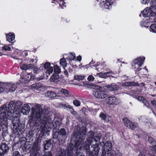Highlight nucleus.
Listing matches in <instances>:
<instances>
[{"instance_id":"f03ea898","label":"nucleus","mask_w":156,"mask_h":156,"mask_svg":"<svg viewBox=\"0 0 156 156\" xmlns=\"http://www.w3.org/2000/svg\"><path fill=\"white\" fill-rule=\"evenodd\" d=\"M31 108L32 113L31 117V120L34 119L36 121V122L38 123L37 121L40 122L41 123H45L47 119L45 117L42 112V109L40 105L37 104H30Z\"/></svg>"},{"instance_id":"412c9836","label":"nucleus","mask_w":156,"mask_h":156,"mask_svg":"<svg viewBox=\"0 0 156 156\" xmlns=\"http://www.w3.org/2000/svg\"><path fill=\"white\" fill-rule=\"evenodd\" d=\"M108 90L110 91L117 90L119 89V87L114 83L112 84L111 85H108L106 86Z\"/></svg>"},{"instance_id":"423d86ee","label":"nucleus","mask_w":156,"mask_h":156,"mask_svg":"<svg viewBox=\"0 0 156 156\" xmlns=\"http://www.w3.org/2000/svg\"><path fill=\"white\" fill-rule=\"evenodd\" d=\"M94 95L96 98L103 99L107 97V95L104 92L99 91H95L93 94Z\"/></svg>"},{"instance_id":"338daca9","label":"nucleus","mask_w":156,"mask_h":156,"mask_svg":"<svg viewBox=\"0 0 156 156\" xmlns=\"http://www.w3.org/2000/svg\"><path fill=\"white\" fill-rule=\"evenodd\" d=\"M141 84L143 86H144V84L143 83H142Z\"/></svg>"},{"instance_id":"5fc2aeb1","label":"nucleus","mask_w":156,"mask_h":156,"mask_svg":"<svg viewBox=\"0 0 156 156\" xmlns=\"http://www.w3.org/2000/svg\"><path fill=\"white\" fill-rule=\"evenodd\" d=\"M148 142L150 143H152L154 142V140L153 138L151 137H149L148 138Z\"/></svg>"},{"instance_id":"37998d69","label":"nucleus","mask_w":156,"mask_h":156,"mask_svg":"<svg viewBox=\"0 0 156 156\" xmlns=\"http://www.w3.org/2000/svg\"><path fill=\"white\" fill-rule=\"evenodd\" d=\"M51 145V144L49 142H47L46 144H44V148L47 150L48 149V148L50 147Z\"/></svg>"},{"instance_id":"72a5a7b5","label":"nucleus","mask_w":156,"mask_h":156,"mask_svg":"<svg viewBox=\"0 0 156 156\" xmlns=\"http://www.w3.org/2000/svg\"><path fill=\"white\" fill-rule=\"evenodd\" d=\"M124 124L127 127H128L130 122L127 118H125L123 119Z\"/></svg>"},{"instance_id":"6e6d98bb","label":"nucleus","mask_w":156,"mask_h":156,"mask_svg":"<svg viewBox=\"0 0 156 156\" xmlns=\"http://www.w3.org/2000/svg\"><path fill=\"white\" fill-rule=\"evenodd\" d=\"M141 3L144 4H146L149 2V0H141Z\"/></svg>"},{"instance_id":"473e14b6","label":"nucleus","mask_w":156,"mask_h":156,"mask_svg":"<svg viewBox=\"0 0 156 156\" xmlns=\"http://www.w3.org/2000/svg\"><path fill=\"white\" fill-rule=\"evenodd\" d=\"M60 91L66 96H68L69 95V91L66 90L64 89H62L60 90Z\"/></svg>"},{"instance_id":"b1692460","label":"nucleus","mask_w":156,"mask_h":156,"mask_svg":"<svg viewBox=\"0 0 156 156\" xmlns=\"http://www.w3.org/2000/svg\"><path fill=\"white\" fill-rule=\"evenodd\" d=\"M65 58L60 59V64L62 66L63 68L65 69V68L67 66V62L65 59Z\"/></svg>"},{"instance_id":"bf43d9fd","label":"nucleus","mask_w":156,"mask_h":156,"mask_svg":"<svg viewBox=\"0 0 156 156\" xmlns=\"http://www.w3.org/2000/svg\"><path fill=\"white\" fill-rule=\"evenodd\" d=\"M138 156H145L144 153L143 152H141L139 154Z\"/></svg>"},{"instance_id":"e2e57ef3","label":"nucleus","mask_w":156,"mask_h":156,"mask_svg":"<svg viewBox=\"0 0 156 156\" xmlns=\"http://www.w3.org/2000/svg\"><path fill=\"white\" fill-rule=\"evenodd\" d=\"M64 74L66 76H68V71L67 70H66L64 71Z\"/></svg>"},{"instance_id":"20e7f679","label":"nucleus","mask_w":156,"mask_h":156,"mask_svg":"<svg viewBox=\"0 0 156 156\" xmlns=\"http://www.w3.org/2000/svg\"><path fill=\"white\" fill-rule=\"evenodd\" d=\"M73 145V144L69 145L68 147L67 150L66 151V153L64 154V150H61L58 152V153L57 156H72Z\"/></svg>"},{"instance_id":"052dcab7","label":"nucleus","mask_w":156,"mask_h":156,"mask_svg":"<svg viewBox=\"0 0 156 156\" xmlns=\"http://www.w3.org/2000/svg\"><path fill=\"white\" fill-rule=\"evenodd\" d=\"M151 103L154 106H155L156 108V101H151Z\"/></svg>"},{"instance_id":"cd10ccee","label":"nucleus","mask_w":156,"mask_h":156,"mask_svg":"<svg viewBox=\"0 0 156 156\" xmlns=\"http://www.w3.org/2000/svg\"><path fill=\"white\" fill-rule=\"evenodd\" d=\"M59 78V76L57 74H53L51 76L50 80L51 81L53 82L56 80L58 79Z\"/></svg>"},{"instance_id":"4468645a","label":"nucleus","mask_w":156,"mask_h":156,"mask_svg":"<svg viewBox=\"0 0 156 156\" xmlns=\"http://www.w3.org/2000/svg\"><path fill=\"white\" fill-rule=\"evenodd\" d=\"M44 67L46 70V73L49 75L51 74L53 72V67L51 66L50 64L49 63H46L44 65Z\"/></svg>"},{"instance_id":"13d9d810","label":"nucleus","mask_w":156,"mask_h":156,"mask_svg":"<svg viewBox=\"0 0 156 156\" xmlns=\"http://www.w3.org/2000/svg\"><path fill=\"white\" fill-rule=\"evenodd\" d=\"M106 154H105L104 152H103L102 155L101 156H106ZM106 156H112V154L110 153H108L107 154Z\"/></svg>"},{"instance_id":"6ab92c4d","label":"nucleus","mask_w":156,"mask_h":156,"mask_svg":"<svg viewBox=\"0 0 156 156\" xmlns=\"http://www.w3.org/2000/svg\"><path fill=\"white\" fill-rule=\"evenodd\" d=\"M141 14H142L143 16L144 17H148L150 16H151L152 14L150 8H147L145 9L141 12Z\"/></svg>"},{"instance_id":"0e129e2a","label":"nucleus","mask_w":156,"mask_h":156,"mask_svg":"<svg viewBox=\"0 0 156 156\" xmlns=\"http://www.w3.org/2000/svg\"><path fill=\"white\" fill-rule=\"evenodd\" d=\"M144 119H145V118H143V117H140V119H140V120H141V121H143V122H145V121H144Z\"/></svg>"},{"instance_id":"1a4fd4ad","label":"nucleus","mask_w":156,"mask_h":156,"mask_svg":"<svg viewBox=\"0 0 156 156\" xmlns=\"http://www.w3.org/2000/svg\"><path fill=\"white\" fill-rule=\"evenodd\" d=\"M22 79H24V81L28 82L30 80H33L35 79V76L32 75L31 73H30L27 74L23 75L21 76Z\"/></svg>"},{"instance_id":"49530a36","label":"nucleus","mask_w":156,"mask_h":156,"mask_svg":"<svg viewBox=\"0 0 156 156\" xmlns=\"http://www.w3.org/2000/svg\"><path fill=\"white\" fill-rule=\"evenodd\" d=\"M34 66L33 64H32L27 65V69H33Z\"/></svg>"},{"instance_id":"6e6552de","label":"nucleus","mask_w":156,"mask_h":156,"mask_svg":"<svg viewBox=\"0 0 156 156\" xmlns=\"http://www.w3.org/2000/svg\"><path fill=\"white\" fill-rule=\"evenodd\" d=\"M100 3L102 7L105 9H109L110 6V2L112 0H97Z\"/></svg>"},{"instance_id":"4be33fe9","label":"nucleus","mask_w":156,"mask_h":156,"mask_svg":"<svg viewBox=\"0 0 156 156\" xmlns=\"http://www.w3.org/2000/svg\"><path fill=\"white\" fill-rule=\"evenodd\" d=\"M136 99L138 101H141L147 107H148L149 106V104L143 97L140 96H139L136 98Z\"/></svg>"},{"instance_id":"f257e3e1","label":"nucleus","mask_w":156,"mask_h":156,"mask_svg":"<svg viewBox=\"0 0 156 156\" xmlns=\"http://www.w3.org/2000/svg\"><path fill=\"white\" fill-rule=\"evenodd\" d=\"M100 137L99 136H97L91 139V141H90V140H87L86 141L85 144H83L82 139L79 138L75 143V147L77 149H81L83 147L87 151H88L90 148V144L94 148V151L96 150L97 152L96 153H92L91 154V153L89 154V156H97L98 154L99 151V149L98 147V146L100 142Z\"/></svg>"},{"instance_id":"3c124183","label":"nucleus","mask_w":156,"mask_h":156,"mask_svg":"<svg viewBox=\"0 0 156 156\" xmlns=\"http://www.w3.org/2000/svg\"><path fill=\"white\" fill-rule=\"evenodd\" d=\"M12 156H20V155L18 151H16L14 152Z\"/></svg>"},{"instance_id":"603ef678","label":"nucleus","mask_w":156,"mask_h":156,"mask_svg":"<svg viewBox=\"0 0 156 156\" xmlns=\"http://www.w3.org/2000/svg\"><path fill=\"white\" fill-rule=\"evenodd\" d=\"M4 92H5V88L3 86H0V93Z\"/></svg>"},{"instance_id":"7c9ffc66","label":"nucleus","mask_w":156,"mask_h":156,"mask_svg":"<svg viewBox=\"0 0 156 156\" xmlns=\"http://www.w3.org/2000/svg\"><path fill=\"white\" fill-rule=\"evenodd\" d=\"M150 31L154 33H156V24H153L150 26Z\"/></svg>"},{"instance_id":"8fccbe9b","label":"nucleus","mask_w":156,"mask_h":156,"mask_svg":"<svg viewBox=\"0 0 156 156\" xmlns=\"http://www.w3.org/2000/svg\"><path fill=\"white\" fill-rule=\"evenodd\" d=\"M69 109L70 110V111L71 112L72 114H73L74 115H75L76 114V112L75 111H74L73 109V108L72 106H71L70 108Z\"/></svg>"},{"instance_id":"c9c22d12","label":"nucleus","mask_w":156,"mask_h":156,"mask_svg":"<svg viewBox=\"0 0 156 156\" xmlns=\"http://www.w3.org/2000/svg\"><path fill=\"white\" fill-rule=\"evenodd\" d=\"M136 123L131 122L128 127L132 129H133L136 127Z\"/></svg>"},{"instance_id":"a18cd8bd","label":"nucleus","mask_w":156,"mask_h":156,"mask_svg":"<svg viewBox=\"0 0 156 156\" xmlns=\"http://www.w3.org/2000/svg\"><path fill=\"white\" fill-rule=\"evenodd\" d=\"M94 79V77L92 75L89 76L87 78L88 80L90 81H93Z\"/></svg>"},{"instance_id":"4c0bfd02","label":"nucleus","mask_w":156,"mask_h":156,"mask_svg":"<svg viewBox=\"0 0 156 156\" xmlns=\"http://www.w3.org/2000/svg\"><path fill=\"white\" fill-rule=\"evenodd\" d=\"M59 133L60 135H65L66 134V132L65 130L64 129H61L60 130Z\"/></svg>"},{"instance_id":"5701e85b","label":"nucleus","mask_w":156,"mask_h":156,"mask_svg":"<svg viewBox=\"0 0 156 156\" xmlns=\"http://www.w3.org/2000/svg\"><path fill=\"white\" fill-rule=\"evenodd\" d=\"M42 87V85L40 83H35L31 85L30 88L32 89H38Z\"/></svg>"},{"instance_id":"69168bd1","label":"nucleus","mask_w":156,"mask_h":156,"mask_svg":"<svg viewBox=\"0 0 156 156\" xmlns=\"http://www.w3.org/2000/svg\"><path fill=\"white\" fill-rule=\"evenodd\" d=\"M144 69H145L146 70L147 72H148V70L146 68V67H145L144 68Z\"/></svg>"},{"instance_id":"a211bd4d","label":"nucleus","mask_w":156,"mask_h":156,"mask_svg":"<svg viewBox=\"0 0 156 156\" xmlns=\"http://www.w3.org/2000/svg\"><path fill=\"white\" fill-rule=\"evenodd\" d=\"M96 76H98L100 77L103 78H106L107 77L112 76V73L111 72H108L107 73H97Z\"/></svg>"},{"instance_id":"f8f14e48","label":"nucleus","mask_w":156,"mask_h":156,"mask_svg":"<svg viewBox=\"0 0 156 156\" xmlns=\"http://www.w3.org/2000/svg\"><path fill=\"white\" fill-rule=\"evenodd\" d=\"M151 3L150 9L151 12V16H154L156 15V0H152Z\"/></svg>"},{"instance_id":"4d7b16f0","label":"nucleus","mask_w":156,"mask_h":156,"mask_svg":"<svg viewBox=\"0 0 156 156\" xmlns=\"http://www.w3.org/2000/svg\"><path fill=\"white\" fill-rule=\"evenodd\" d=\"M44 78V76H42L40 77H37L36 78V79L37 81H39L43 79Z\"/></svg>"},{"instance_id":"c756f323","label":"nucleus","mask_w":156,"mask_h":156,"mask_svg":"<svg viewBox=\"0 0 156 156\" xmlns=\"http://www.w3.org/2000/svg\"><path fill=\"white\" fill-rule=\"evenodd\" d=\"M54 71L56 74H58L60 73L61 69L57 65H55L54 67Z\"/></svg>"},{"instance_id":"bb28decb","label":"nucleus","mask_w":156,"mask_h":156,"mask_svg":"<svg viewBox=\"0 0 156 156\" xmlns=\"http://www.w3.org/2000/svg\"><path fill=\"white\" fill-rule=\"evenodd\" d=\"M86 128L84 126H82L80 129L79 133L80 134L83 136V138L84 137V136L85 135L86 131Z\"/></svg>"},{"instance_id":"774afa93","label":"nucleus","mask_w":156,"mask_h":156,"mask_svg":"<svg viewBox=\"0 0 156 156\" xmlns=\"http://www.w3.org/2000/svg\"><path fill=\"white\" fill-rule=\"evenodd\" d=\"M155 84L156 85V81L155 82Z\"/></svg>"},{"instance_id":"09e8293b","label":"nucleus","mask_w":156,"mask_h":156,"mask_svg":"<svg viewBox=\"0 0 156 156\" xmlns=\"http://www.w3.org/2000/svg\"><path fill=\"white\" fill-rule=\"evenodd\" d=\"M19 51L20 53L21 52V55L23 56H26L28 55L27 52L26 51H24L22 52L20 51Z\"/></svg>"},{"instance_id":"2f4dec72","label":"nucleus","mask_w":156,"mask_h":156,"mask_svg":"<svg viewBox=\"0 0 156 156\" xmlns=\"http://www.w3.org/2000/svg\"><path fill=\"white\" fill-rule=\"evenodd\" d=\"M47 95L51 98L55 97L57 96L55 93L51 91L48 92L47 93Z\"/></svg>"},{"instance_id":"f704fd0d","label":"nucleus","mask_w":156,"mask_h":156,"mask_svg":"<svg viewBox=\"0 0 156 156\" xmlns=\"http://www.w3.org/2000/svg\"><path fill=\"white\" fill-rule=\"evenodd\" d=\"M73 104L76 106L78 107L80 105L81 102L80 101L75 100L73 101Z\"/></svg>"},{"instance_id":"39448f33","label":"nucleus","mask_w":156,"mask_h":156,"mask_svg":"<svg viewBox=\"0 0 156 156\" xmlns=\"http://www.w3.org/2000/svg\"><path fill=\"white\" fill-rule=\"evenodd\" d=\"M106 103L110 105H117L120 103L119 100L114 97H110L105 99Z\"/></svg>"},{"instance_id":"864d4df0","label":"nucleus","mask_w":156,"mask_h":156,"mask_svg":"<svg viewBox=\"0 0 156 156\" xmlns=\"http://www.w3.org/2000/svg\"><path fill=\"white\" fill-rule=\"evenodd\" d=\"M43 156H52L51 153L50 152H46Z\"/></svg>"},{"instance_id":"de8ad7c7","label":"nucleus","mask_w":156,"mask_h":156,"mask_svg":"<svg viewBox=\"0 0 156 156\" xmlns=\"http://www.w3.org/2000/svg\"><path fill=\"white\" fill-rule=\"evenodd\" d=\"M71 106L69 105L65 104L63 105V107L64 108V109H66L67 110H68V109H69L70 108Z\"/></svg>"},{"instance_id":"ea45409f","label":"nucleus","mask_w":156,"mask_h":156,"mask_svg":"<svg viewBox=\"0 0 156 156\" xmlns=\"http://www.w3.org/2000/svg\"><path fill=\"white\" fill-rule=\"evenodd\" d=\"M33 69H34L33 72L34 73H37L39 72V69L35 66H34Z\"/></svg>"},{"instance_id":"a878e982","label":"nucleus","mask_w":156,"mask_h":156,"mask_svg":"<svg viewBox=\"0 0 156 156\" xmlns=\"http://www.w3.org/2000/svg\"><path fill=\"white\" fill-rule=\"evenodd\" d=\"M11 46L10 44L8 45L6 44H5L4 45V46L2 47V49L3 50L5 51H10L11 50V47H10Z\"/></svg>"},{"instance_id":"79ce46f5","label":"nucleus","mask_w":156,"mask_h":156,"mask_svg":"<svg viewBox=\"0 0 156 156\" xmlns=\"http://www.w3.org/2000/svg\"><path fill=\"white\" fill-rule=\"evenodd\" d=\"M99 117L103 120H105L106 118V116L103 113H101L99 115Z\"/></svg>"},{"instance_id":"9d476101","label":"nucleus","mask_w":156,"mask_h":156,"mask_svg":"<svg viewBox=\"0 0 156 156\" xmlns=\"http://www.w3.org/2000/svg\"><path fill=\"white\" fill-rule=\"evenodd\" d=\"M15 106V103L12 101L10 102L8 105V114L9 115V114L10 116H12L14 115V110L13 108H14Z\"/></svg>"},{"instance_id":"c03bdc74","label":"nucleus","mask_w":156,"mask_h":156,"mask_svg":"<svg viewBox=\"0 0 156 156\" xmlns=\"http://www.w3.org/2000/svg\"><path fill=\"white\" fill-rule=\"evenodd\" d=\"M20 67L21 69L23 70L27 69V65L25 64H22L20 65Z\"/></svg>"},{"instance_id":"2eb2a0df","label":"nucleus","mask_w":156,"mask_h":156,"mask_svg":"<svg viewBox=\"0 0 156 156\" xmlns=\"http://www.w3.org/2000/svg\"><path fill=\"white\" fill-rule=\"evenodd\" d=\"M63 57L70 61L74 60L76 59V56L75 53H70L68 54H65L63 55Z\"/></svg>"},{"instance_id":"0eeeda50","label":"nucleus","mask_w":156,"mask_h":156,"mask_svg":"<svg viewBox=\"0 0 156 156\" xmlns=\"http://www.w3.org/2000/svg\"><path fill=\"white\" fill-rule=\"evenodd\" d=\"M112 143L111 142L109 141L106 142L105 144L104 147V150L103 151L102 154H103V152H104L105 154H106V156L107 155V154L108 153H110L112 154L110 152H109V151H110L112 149ZM102 155H101V156Z\"/></svg>"},{"instance_id":"7ed1b4c3","label":"nucleus","mask_w":156,"mask_h":156,"mask_svg":"<svg viewBox=\"0 0 156 156\" xmlns=\"http://www.w3.org/2000/svg\"><path fill=\"white\" fill-rule=\"evenodd\" d=\"M1 86L5 88V92L6 93L12 92L15 90L16 88L15 84L12 83H0V86Z\"/></svg>"},{"instance_id":"ddd939ff","label":"nucleus","mask_w":156,"mask_h":156,"mask_svg":"<svg viewBox=\"0 0 156 156\" xmlns=\"http://www.w3.org/2000/svg\"><path fill=\"white\" fill-rule=\"evenodd\" d=\"M145 58L144 57H138L133 61V64H135L136 66L138 67L141 66Z\"/></svg>"},{"instance_id":"c85d7f7f","label":"nucleus","mask_w":156,"mask_h":156,"mask_svg":"<svg viewBox=\"0 0 156 156\" xmlns=\"http://www.w3.org/2000/svg\"><path fill=\"white\" fill-rule=\"evenodd\" d=\"M84 77V76L83 75H76L74 77V79L76 80L80 81L83 79Z\"/></svg>"},{"instance_id":"a19ab883","label":"nucleus","mask_w":156,"mask_h":156,"mask_svg":"<svg viewBox=\"0 0 156 156\" xmlns=\"http://www.w3.org/2000/svg\"><path fill=\"white\" fill-rule=\"evenodd\" d=\"M150 149L153 152L156 153V144L151 147Z\"/></svg>"},{"instance_id":"aec40b11","label":"nucleus","mask_w":156,"mask_h":156,"mask_svg":"<svg viewBox=\"0 0 156 156\" xmlns=\"http://www.w3.org/2000/svg\"><path fill=\"white\" fill-rule=\"evenodd\" d=\"M139 84L138 83L134 82H126L122 84V86L123 87H131L134 86H138Z\"/></svg>"},{"instance_id":"393cba45","label":"nucleus","mask_w":156,"mask_h":156,"mask_svg":"<svg viewBox=\"0 0 156 156\" xmlns=\"http://www.w3.org/2000/svg\"><path fill=\"white\" fill-rule=\"evenodd\" d=\"M0 148L3 151V152H5L9 149V148L8 146L5 143L2 144L1 145Z\"/></svg>"},{"instance_id":"dca6fc26","label":"nucleus","mask_w":156,"mask_h":156,"mask_svg":"<svg viewBox=\"0 0 156 156\" xmlns=\"http://www.w3.org/2000/svg\"><path fill=\"white\" fill-rule=\"evenodd\" d=\"M5 36L6 41L9 42H11L15 39V35L12 33L6 34Z\"/></svg>"},{"instance_id":"e433bc0d","label":"nucleus","mask_w":156,"mask_h":156,"mask_svg":"<svg viewBox=\"0 0 156 156\" xmlns=\"http://www.w3.org/2000/svg\"><path fill=\"white\" fill-rule=\"evenodd\" d=\"M65 2L63 1V0H60L59 5L62 9H63L66 7Z\"/></svg>"},{"instance_id":"f3484780","label":"nucleus","mask_w":156,"mask_h":156,"mask_svg":"<svg viewBox=\"0 0 156 156\" xmlns=\"http://www.w3.org/2000/svg\"><path fill=\"white\" fill-rule=\"evenodd\" d=\"M30 109V107L28 105L25 104L22 108L21 111L23 115H27Z\"/></svg>"},{"instance_id":"58836bf2","label":"nucleus","mask_w":156,"mask_h":156,"mask_svg":"<svg viewBox=\"0 0 156 156\" xmlns=\"http://www.w3.org/2000/svg\"><path fill=\"white\" fill-rule=\"evenodd\" d=\"M132 66L134 68L136 72H138L140 70V67L141 66H139L138 67L136 66L135 64H133Z\"/></svg>"},{"instance_id":"9b49d317","label":"nucleus","mask_w":156,"mask_h":156,"mask_svg":"<svg viewBox=\"0 0 156 156\" xmlns=\"http://www.w3.org/2000/svg\"><path fill=\"white\" fill-rule=\"evenodd\" d=\"M10 114L8 115L7 114V115H6V112H5V109L4 107H1L0 108V118L1 119H4L6 118L8 119H9L11 118V116H10Z\"/></svg>"},{"instance_id":"680f3d73","label":"nucleus","mask_w":156,"mask_h":156,"mask_svg":"<svg viewBox=\"0 0 156 156\" xmlns=\"http://www.w3.org/2000/svg\"><path fill=\"white\" fill-rule=\"evenodd\" d=\"M77 59L78 61H80L81 60V57L79 55L77 57Z\"/></svg>"}]
</instances>
